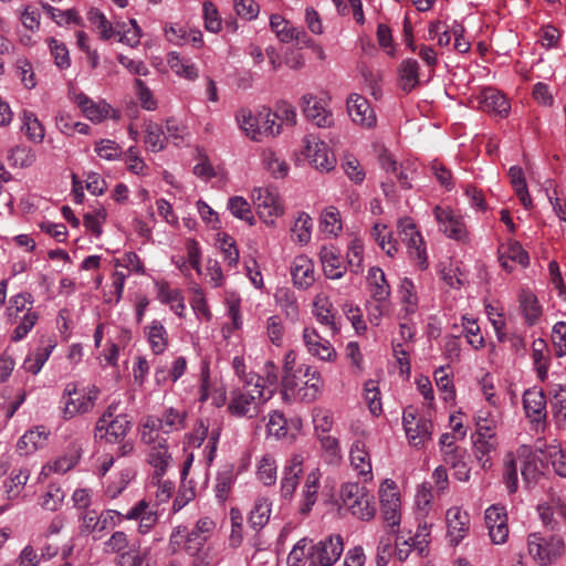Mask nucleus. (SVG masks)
I'll return each instance as SVG.
<instances>
[{
    "label": "nucleus",
    "mask_w": 566,
    "mask_h": 566,
    "mask_svg": "<svg viewBox=\"0 0 566 566\" xmlns=\"http://www.w3.org/2000/svg\"><path fill=\"white\" fill-rule=\"evenodd\" d=\"M340 499L343 506L346 507L353 516L361 521H370L376 514L374 495L358 483H345L340 489Z\"/></svg>",
    "instance_id": "1"
},
{
    "label": "nucleus",
    "mask_w": 566,
    "mask_h": 566,
    "mask_svg": "<svg viewBox=\"0 0 566 566\" xmlns=\"http://www.w3.org/2000/svg\"><path fill=\"white\" fill-rule=\"evenodd\" d=\"M527 548L528 554L538 565L547 566L562 557L565 545L559 535L544 536L536 532L528 535Z\"/></svg>",
    "instance_id": "2"
},
{
    "label": "nucleus",
    "mask_w": 566,
    "mask_h": 566,
    "mask_svg": "<svg viewBox=\"0 0 566 566\" xmlns=\"http://www.w3.org/2000/svg\"><path fill=\"white\" fill-rule=\"evenodd\" d=\"M186 412L176 408H167L160 417L149 416L145 420L142 430V441L150 443L154 441V434L159 431L170 433L185 428Z\"/></svg>",
    "instance_id": "3"
},
{
    "label": "nucleus",
    "mask_w": 566,
    "mask_h": 566,
    "mask_svg": "<svg viewBox=\"0 0 566 566\" xmlns=\"http://www.w3.org/2000/svg\"><path fill=\"white\" fill-rule=\"evenodd\" d=\"M98 396V389L93 387L88 390H78L74 382H70L65 386L62 394L63 417L71 419L76 415L90 412L94 406Z\"/></svg>",
    "instance_id": "4"
},
{
    "label": "nucleus",
    "mask_w": 566,
    "mask_h": 566,
    "mask_svg": "<svg viewBox=\"0 0 566 566\" xmlns=\"http://www.w3.org/2000/svg\"><path fill=\"white\" fill-rule=\"evenodd\" d=\"M266 400H269V397H264L263 389H233L228 403V410L235 417L253 418L259 412L260 402Z\"/></svg>",
    "instance_id": "5"
},
{
    "label": "nucleus",
    "mask_w": 566,
    "mask_h": 566,
    "mask_svg": "<svg viewBox=\"0 0 566 566\" xmlns=\"http://www.w3.org/2000/svg\"><path fill=\"white\" fill-rule=\"evenodd\" d=\"M343 552L342 536L329 535L310 547V566H332L339 559Z\"/></svg>",
    "instance_id": "6"
},
{
    "label": "nucleus",
    "mask_w": 566,
    "mask_h": 566,
    "mask_svg": "<svg viewBox=\"0 0 566 566\" xmlns=\"http://www.w3.org/2000/svg\"><path fill=\"white\" fill-rule=\"evenodd\" d=\"M116 410L117 405H109L96 423V430H105V439L111 443L122 442L132 428V422L128 419V416H115Z\"/></svg>",
    "instance_id": "7"
},
{
    "label": "nucleus",
    "mask_w": 566,
    "mask_h": 566,
    "mask_svg": "<svg viewBox=\"0 0 566 566\" xmlns=\"http://www.w3.org/2000/svg\"><path fill=\"white\" fill-rule=\"evenodd\" d=\"M297 373L298 386L295 389H283L284 395H292L301 401H314L323 384L319 373L311 366H302L297 368Z\"/></svg>",
    "instance_id": "8"
},
{
    "label": "nucleus",
    "mask_w": 566,
    "mask_h": 566,
    "mask_svg": "<svg viewBox=\"0 0 566 566\" xmlns=\"http://www.w3.org/2000/svg\"><path fill=\"white\" fill-rule=\"evenodd\" d=\"M402 424L411 446L420 448L431 439L432 422L423 417H418L417 410L411 406L403 410Z\"/></svg>",
    "instance_id": "9"
},
{
    "label": "nucleus",
    "mask_w": 566,
    "mask_h": 566,
    "mask_svg": "<svg viewBox=\"0 0 566 566\" xmlns=\"http://www.w3.org/2000/svg\"><path fill=\"white\" fill-rule=\"evenodd\" d=\"M387 489L381 486L380 494V510L381 517L387 527H389V532L391 534H397L399 532V525L401 520L400 514V497L399 494L395 491L394 482L385 483Z\"/></svg>",
    "instance_id": "10"
},
{
    "label": "nucleus",
    "mask_w": 566,
    "mask_h": 566,
    "mask_svg": "<svg viewBox=\"0 0 566 566\" xmlns=\"http://www.w3.org/2000/svg\"><path fill=\"white\" fill-rule=\"evenodd\" d=\"M303 143V155L316 169L329 171L335 167L336 158L324 142L314 135H306Z\"/></svg>",
    "instance_id": "11"
},
{
    "label": "nucleus",
    "mask_w": 566,
    "mask_h": 566,
    "mask_svg": "<svg viewBox=\"0 0 566 566\" xmlns=\"http://www.w3.org/2000/svg\"><path fill=\"white\" fill-rule=\"evenodd\" d=\"M546 396L542 389L530 388L523 394V407L526 417L536 431L543 430L546 423Z\"/></svg>",
    "instance_id": "12"
},
{
    "label": "nucleus",
    "mask_w": 566,
    "mask_h": 566,
    "mask_svg": "<svg viewBox=\"0 0 566 566\" xmlns=\"http://www.w3.org/2000/svg\"><path fill=\"white\" fill-rule=\"evenodd\" d=\"M301 108L305 117L318 127H331L334 123V116L326 108L323 99L313 94H304L301 97Z\"/></svg>",
    "instance_id": "13"
},
{
    "label": "nucleus",
    "mask_w": 566,
    "mask_h": 566,
    "mask_svg": "<svg viewBox=\"0 0 566 566\" xmlns=\"http://www.w3.org/2000/svg\"><path fill=\"white\" fill-rule=\"evenodd\" d=\"M485 524L494 544H503L509 536L507 513L504 506L494 504L485 511Z\"/></svg>",
    "instance_id": "14"
},
{
    "label": "nucleus",
    "mask_w": 566,
    "mask_h": 566,
    "mask_svg": "<svg viewBox=\"0 0 566 566\" xmlns=\"http://www.w3.org/2000/svg\"><path fill=\"white\" fill-rule=\"evenodd\" d=\"M398 233L401 241L408 248L409 253L419 261L424 262L427 259L424 242L412 220L408 218L400 220L398 223Z\"/></svg>",
    "instance_id": "15"
},
{
    "label": "nucleus",
    "mask_w": 566,
    "mask_h": 566,
    "mask_svg": "<svg viewBox=\"0 0 566 566\" xmlns=\"http://www.w3.org/2000/svg\"><path fill=\"white\" fill-rule=\"evenodd\" d=\"M433 212L440 230L449 238L458 241L467 238V228L460 216H455L450 209L440 206H437Z\"/></svg>",
    "instance_id": "16"
},
{
    "label": "nucleus",
    "mask_w": 566,
    "mask_h": 566,
    "mask_svg": "<svg viewBox=\"0 0 566 566\" xmlns=\"http://www.w3.org/2000/svg\"><path fill=\"white\" fill-rule=\"evenodd\" d=\"M324 274L327 279L338 280L344 276L347 265L340 250L333 244L323 245L318 253Z\"/></svg>",
    "instance_id": "17"
},
{
    "label": "nucleus",
    "mask_w": 566,
    "mask_h": 566,
    "mask_svg": "<svg viewBox=\"0 0 566 566\" xmlns=\"http://www.w3.org/2000/svg\"><path fill=\"white\" fill-rule=\"evenodd\" d=\"M252 198L261 219L283 214V206L274 190L255 188L252 192Z\"/></svg>",
    "instance_id": "18"
},
{
    "label": "nucleus",
    "mask_w": 566,
    "mask_h": 566,
    "mask_svg": "<svg viewBox=\"0 0 566 566\" xmlns=\"http://www.w3.org/2000/svg\"><path fill=\"white\" fill-rule=\"evenodd\" d=\"M479 107L483 112L504 118L509 115L511 104L507 97L494 87H485L479 96Z\"/></svg>",
    "instance_id": "19"
},
{
    "label": "nucleus",
    "mask_w": 566,
    "mask_h": 566,
    "mask_svg": "<svg viewBox=\"0 0 566 566\" xmlns=\"http://www.w3.org/2000/svg\"><path fill=\"white\" fill-rule=\"evenodd\" d=\"M148 462L155 469L154 479L163 478L171 462V455L168 451L167 441L154 434V441L148 443Z\"/></svg>",
    "instance_id": "20"
},
{
    "label": "nucleus",
    "mask_w": 566,
    "mask_h": 566,
    "mask_svg": "<svg viewBox=\"0 0 566 566\" xmlns=\"http://www.w3.org/2000/svg\"><path fill=\"white\" fill-rule=\"evenodd\" d=\"M347 111L353 122L365 127L376 123V116L367 98L359 94H350L347 98Z\"/></svg>",
    "instance_id": "21"
},
{
    "label": "nucleus",
    "mask_w": 566,
    "mask_h": 566,
    "mask_svg": "<svg viewBox=\"0 0 566 566\" xmlns=\"http://www.w3.org/2000/svg\"><path fill=\"white\" fill-rule=\"evenodd\" d=\"M291 275L296 287L308 289L315 282L313 261L303 254L295 256L291 265Z\"/></svg>",
    "instance_id": "22"
},
{
    "label": "nucleus",
    "mask_w": 566,
    "mask_h": 566,
    "mask_svg": "<svg viewBox=\"0 0 566 566\" xmlns=\"http://www.w3.org/2000/svg\"><path fill=\"white\" fill-rule=\"evenodd\" d=\"M447 525L450 542L458 545L469 532L470 516L459 507H451L447 511Z\"/></svg>",
    "instance_id": "23"
},
{
    "label": "nucleus",
    "mask_w": 566,
    "mask_h": 566,
    "mask_svg": "<svg viewBox=\"0 0 566 566\" xmlns=\"http://www.w3.org/2000/svg\"><path fill=\"white\" fill-rule=\"evenodd\" d=\"M303 339L308 353L321 360L329 361L336 356L329 340L323 338L315 328L306 327L303 332Z\"/></svg>",
    "instance_id": "24"
},
{
    "label": "nucleus",
    "mask_w": 566,
    "mask_h": 566,
    "mask_svg": "<svg viewBox=\"0 0 566 566\" xmlns=\"http://www.w3.org/2000/svg\"><path fill=\"white\" fill-rule=\"evenodd\" d=\"M302 464V455L294 454L284 467L283 476L281 480V494L284 499H291L294 494L298 485L300 476L303 474Z\"/></svg>",
    "instance_id": "25"
},
{
    "label": "nucleus",
    "mask_w": 566,
    "mask_h": 566,
    "mask_svg": "<svg viewBox=\"0 0 566 566\" xmlns=\"http://www.w3.org/2000/svg\"><path fill=\"white\" fill-rule=\"evenodd\" d=\"M394 535L396 536L395 553L397 558L402 562L408 558L411 548L418 549L420 555L423 553V544L427 543L426 537L429 535V532L427 525H424L415 536L405 537L400 532Z\"/></svg>",
    "instance_id": "26"
},
{
    "label": "nucleus",
    "mask_w": 566,
    "mask_h": 566,
    "mask_svg": "<svg viewBox=\"0 0 566 566\" xmlns=\"http://www.w3.org/2000/svg\"><path fill=\"white\" fill-rule=\"evenodd\" d=\"M124 518L138 520V531L146 534L156 525L158 515L157 511L150 509L148 502L142 500L125 514Z\"/></svg>",
    "instance_id": "27"
},
{
    "label": "nucleus",
    "mask_w": 566,
    "mask_h": 566,
    "mask_svg": "<svg viewBox=\"0 0 566 566\" xmlns=\"http://www.w3.org/2000/svg\"><path fill=\"white\" fill-rule=\"evenodd\" d=\"M367 283L371 297L376 302L384 303L388 300L390 296V285L380 268L373 266L368 270Z\"/></svg>",
    "instance_id": "28"
},
{
    "label": "nucleus",
    "mask_w": 566,
    "mask_h": 566,
    "mask_svg": "<svg viewBox=\"0 0 566 566\" xmlns=\"http://www.w3.org/2000/svg\"><path fill=\"white\" fill-rule=\"evenodd\" d=\"M48 431L44 427H36L27 431L18 441L17 449L20 454H30L43 448L48 440Z\"/></svg>",
    "instance_id": "29"
},
{
    "label": "nucleus",
    "mask_w": 566,
    "mask_h": 566,
    "mask_svg": "<svg viewBox=\"0 0 566 566\" xmlns=\"http://www.w3.org/2000/svg\"><path fill=\"white\" fill-rule=\"evenodd\" d=\"M321 473L318 470H313L306 476L305 484L302 492V501L300 512L307 514L311 512L313 505L317 501L318 489H319Z\"/></svg>",
    "instance_id": "30"
},
{
    "label": "nucleus",
    "mask_w": 566,
    "mask_h": 566,
    "mask_svg": "<svg viewBox=\"0 0 566 566\" xmlns=\"http://www.w3.org/2000/svg\"><path fill=\"white\" fill-rule=\"evenodd\" d=\"M539 453L533 454L534 460L549 462L556 474L566 478V453L558 446H547L544 450L539 449Z\"/></svg>",
    "instance_id": "31"
},
{
    "label": "nucleus",
    "mask_w": 566,
    "mask_h": 566,
    "mask_svg": "<svg viewBox=\"0 0 566 566\" xmlns=\"http://www.w3.org/2000/svg\"><path fill=\"white\" fill-rule=\"evenodd\" d=\"M75 103L81 108L86 118L92 122H102L107 117L109 105L96 104L88 96L83 93L75 95Z\"/></svg>",
    "instance_id": "32"
},
{
    "label": "nucleus",
    "mask_w": 566,
    "mask_h": 566,
    "mask_svg": "<svg viewBox=\"0 0 566 566\" xmlns=\"http://www.w3.org/2000/svg\"><path fill=\"white\" fill-rule=\"evenodd\" d=\"M156 285L158 287L159 301L168 304L178 316H182L185 303L181 291L178 289H170L169 284L165 281L158 282Z\"/></svg>",
    "instance_id": "33"
},
{
    "label": "nucleus",
    "mask_w": 566,
    "mask_h": 566,
    "mask_svg": "<svg viewBox=\"0 0 566 566\" xmlns=\"http://www.w3.org/2000/svg\"><path fill=\"white\" fill-rule=\"evenodd\" d=\"M314 314L316 319L326 327L329 328L332 334H336L339 331V326L335 321V316L332 313V304L328 298L322 294L317 295L314 301Z\"/></svg>",
    "instance_id": "34"
},
{
    "label": "nucleus",
    "mask_w": 566,
    "mask_h": 566,
    "mask_svg": "<svg viewBox=\"0 0 566 566\" xmlns=\"http://www.w3.org/2000/svg\"><path fill=\"white\" fill-rule=\"evenodd\" d=\"M510 182L515 191L516 197L525 209L532 208V199L528 193L524 171L520 166H512L509 169Z\"/></svg>",
    "instance_id": "35"
},
{
    "label": "nucleus",
    "mask_w": 566,
    "mask_h": 566,
    "mask_svg": "<svg viewBox=\"0 0 566 566\" xmlns=\"http://www.w3.org/2000/svg\"><path fill=\"white\" fill-rule=\"evenodd\" d=\"M509 261L518 263L523 266L528 265L530 258L528 253L523 249L520 242L512 241L506 248H501L500 250V262L501 265L511 271L512 266L509 265Z\"/></svg>",
    "instance_id": "36"
},
{
    "label": "nucleus",
    "mask_w": 566,
    "mask_h": 566,
    "mask_svg": "<svg viewBox=\"0 0 566 566\" xmlns=\"http://www.w3.org/2000/svg\"><path fill=\"white\" fill-rule=\"evenodd\" d=\"M518 301L526 323L534 325L542 315V307L536 295L530 291H522Z\"/></svg>",
    "instance_id": "37"
},
{
    "label": "nucleus",
    "mask_w": 566,
    "mask_h": 566,
    "mask_svg": "<svg viewBox=\"0 0 566 566\" xmlns=\"http://www.w3.org/2000/svg\"><path fill=\"white\" fill-rule=\"evenodd\" d=\"M401 88L409 93L419 84V64L413 59L403 60L399 66Z\"/></svg>",
    "instance_id": "38"
},
{
    "label": "nucleus",
    "mask_w": 566,
    "mask_h": 566,
    "mask_svg": "<svg viewBox=\"0 0 566 566\" xmlns=\"http://www.w3.org/2000/svg\"><path fill=\"white\" fill-rule=\"evenodd\" d=\"M350 463L361 475L371 474V463L369 453L363 441H355L350 448Z\"/></svg>",
    "instance_id": "39"
},
{
    "label": "nucleus",
    "mask_w": 566,
    "mask_h": 566,
    "mask_svg": "<svg viewBox=\"0 0 566 566\" xmlns=\"http://www.w3.org/2000/svg\"><path fill=\"white\" fill-rule=\"evenodd\" d=\"M147 339L154 354L159 355L165 352L168 345V334L160 322L154 321L148 326Z\"/></svg>",
    "instance_id": "40"
},
{
    "label": "nucleus",
    "mask_w": 566,
    "mask_h": 566,
    "mask_svg": "<svg viewBox=\"0 0 566 566\" xmlns=\"http://www.w3.org/2000/svg\"><path fill=\"white\" fill-rule=\"evenodd\" d=\"M274 297L277 305L285 313L286 317H289L291 321H296L300 311L294 292L287 287H281L276 291Z\"/></svg>",
    "instance_id": "41"
},
{
    "label": "nucleus",
    "mask_w": 566,
    "mask_h": 566,
    "mask_svg": "<svg viewBox=\"0 0 566 566\" xmlns=\"http://www.w3.org/2000/svg\"><path fill=\"white\" fill-rule=\"evenodd\" d=\"M473 450L474 455L479 462H481V467L483 469H489L492 467V462L488 455L493 452L497 447L496 438H484L482 437H473Z\"/></svg>",
    "instance_id": "42"
},
{
    "label": "nucleus",
    "mask_w": 566,
    "mask_h": 566,
    "mask_svg": "<svg viewBox=\"0 0 566 566\" xmlns=\"http://www.w3.org/2000/svg\"><path fill=\"white\" fill-rule=\"evenodd\" d=\"M271 503L266 499H259L255 501L253 509L249 514V525L259 531L265 526L270 520Z\"/></svg>",
    "instance_id": "43"
},
{
    "label": "nucleus",
    "mask_w": 566,
    "mask_h": 566,
    "mask_svg": "<svg viewBox=\"0 0 566 566\" xmlns=\"http://www.w3.org/2000/svg\"><path fill=\"white\" fill-rule=\"evenodd\" d=\"M21 119V129L24 132L27 137L33 143H42L44 138V127L34 115V113L30 111H23Z\"/></svg>",
    "instance_id": "44"
},
{
    "label": "nucleus",
    "mask_w": 566,
    "mask_h": 566,
    "mask_svg": "<svg viewBox=\"0 0 566 566\" xmlns=\"http://www.w3.org/2000/svg\"><path fill=\"white\" fill-rule=\"evenodd\" d=\"M275 120L276 115L268 108H263L258 113L256 135L259 136V142L262 140L263 136H275L280 134L281 126L276 125Z\"/></svg>",
    "instance_id": "45"
},
{
    "label": "nucleus",
    "mask_w": 566,
    "mask_h": 566,
    "mask_svg": "<svg viewBox=\"0 0 566 566\" xmlns=\"http://www.w3.org/2000/svg\"><path fill=\"white\" fill-rule=\"evenodd\" d=\"M476 430L473 437L495 438L496 420L488 410H480L475 416Z\"/></svg>",
    "instance_id": "46"
},
{
    "label": "nucleus",
    "mask_w": 566,
    "mask_h": 566,
    "mask_svg": "<svg viewBox=\"0 0 566 566\" xmlns=\"http://www.w3.org/2000/svg\"><path fill=\"white\" fill-rule=\"evenodd\" d=\"M136 543H132L125 532L116 531L104 543V552L106 554H116L119 556L122 553L130 549Z\"/></svg>",
    "instance_id": "47"
},
{
    "label": "nucleus",
    "mask_w": 566,
    "mask_h": 566,
    "mask_svg": "<svg viewBox=\"0 0 566 566\" xmlns=\"http://www.w3.org/2000/svg\"><path fill=\"white\" fill-rule=\"evenodd\" d=\"M399 294L401 302L405 306V311L407 314H412L417 310L418 305V296L416 292V286L413 282L408 279L403 277L401 280L400 286H399Z\"/></svg>",
    "instance_id": "48"
},
{
    "label": "nucleus",
    "mask_w": 566,
    "mask_h": 566,
    "mask_svg": "<svg viewBox=\"0 0 566 566\" xmlns=\"http://www.w3.org/2000/svg\"><path fill=\"white\" fill-rule=\"evenodd\" d=\"M55 345H48L42 348H38L32 356H28L23 363V367L28 373L36 375L40 373L45 361L49 359Z\"/></svg>",
    "instance_id": "49"
},
{
    "label": "nucleus",
    "mask_w": 566,
    "mask_h": 566,
    "mask_svg": "<svg viewBox=\"0 0 566 566\" xmlns=\"http://www.w3.org/2000/svg\"><path fill=\"white\" fill-rule=\"evenodd\" d=\"M294 240L301 244L310 242L312 237V219L306 213H300L291 229Z\"/></svg>",
    "instance_id": "50"
},
{
    "label": "nucleus",
    "mask_w": 566,
    "mask_h": 566,
    "mask_svg": "<svg viewBox=\"0 0 566 566\" xmlns=\"http://www.w3.org/2000/svg\"><path fill=\"white\" fill-rule=\"evenodd\" d=\"M371 237L388 255L392 256L397 252L396 243L392 241V233L387 226L376 223L371 229Z\"/></svg>",
    "instance_id": "51"
},
{
    "label": "nucleus",
    "mask_w": 566,
    "mask_h": 566,
    "mask_svg": "<svg viewBox=\"0 0 566 566\" xmlns=\"http://www.w3.org/2000/svg\"><path fill=\"white\" fill-rule=\"evenodd\" d=\"M363 253H364V244L361 240L355 238L350 240L347 254H346V265L350 268L352 272L358 274L363 270Z\"/></svg>",
    "instance_id": "52"
},
{
    "label": "nucleus",
    "mask_w": 566,
    "mask_h": 566,
    "mask_svg": "<svg viewBox=\"0 0 566 566\" xmlns=\"http://www.w3.org/2000/svg\"><path fill=\"white\" fill-rule=\"evenodd\" d=\"M234 482V473L232 467H226L217 475V482L214 486L216 496L220 502H224L228 499V494Z\"/></svg>",
    "instance_id": "53"
},
{
    "label": "nucleus",
    "mask_w": 566,
    "mask_h": 566,
    "mask_svg": "<svg viewBox=\"0 0 566 566\" xmlns=\"http://www.w3.org/2000/svg\"><path fill=\"white\" fill-rule=\"evenodd\" d=\"M167 137L161 126L149 123L146 127L145 143L151 151H160L165 148Z\"/></svg>",
    "instance_id": "54"
},
{
    "label": "nucleus",
    "mask_w": 566,
    "mask_h": 566,
    "mask_svg": "<svg viewBox=\"0 0 566 566\" xmlns=\"http://www.w3.org/2000/svg\"><path fill=\"white\" fill-rule=\"evenodd\" d=\"M38 319L39 314L34 311H31V308H28L22 318L19 319L17 327L13 329L11 340L15 343L22 340L34 327Z\"/></svg>",
    "instance_id": "55"
},
{
    "label": "nucleus",
    "mask_w": 566,
    "mask_h": 566,
    "mask_svg": "<svg viewBox=\"0 0 566 566\" xmlns=\"http://www.w3.org/2000/svg\"><path fill=\"white\" fill-rule=\"evenodd\" d=\"M295 354L290 350L284 356L283 376H282V388L283 389H295L298 386L296 381L297 369L295 370Z\"/></svg>",
    "instance_id": "56"
},
{
    "label": "nucleus",
    "mask_w": 566,
    "mask_h": 566,
    "mask_svg": "<svg viewBox=\"0 0 566 566\" xmlns=\"http://www.w3.org/2000/svg\"><path fill=\"white\" fill-rule=\"evenodd\" d=\"M263 163L265 168L275 178H283L286 176L289 170L287 164L273 150L268 149L263 151Z\"/></svg>",
    "instance_id": "57"
},
{
    "label": "nucleus",
    "mask_w": 566,
    "mask_h": 566,
    "mask_svg": "<svg viewBox=\"0 0 566 566\" xmlns=\"http://www.w3.org/2000/svg\"><path fill=\"white\" fill-rule=\"evenodd\" d=\"M150 559L147 551H140L138 545H134L130 549L116 556V566H139Z\"/></svg>",
    "instance_id": "58"
},
{
    "label": "nucleus",
    "mask_w": 566,
    "mask_h": 566,
    "mask_svg": "<svg viewBox=\"0 0 566 566\" xmlns=\"http://www.w3.org/2000/svg\"><path fill=\"white\" fill-rule=\"evenodd\" d=\"M258 478L264 485H273L276 481V463L273 457L265 454L260 460Z\"/></svg>",
    "instance_id": "59"
},
{
    "label": "nucleus",
    "mask_w": 566,
    "mask_h": 566,
    "mask_svg": "<svg viewBox=\"0 0 566 566\" xmlns=\"http://www.w3.org/2000/svg\"><path fill=\"white\" fill-rule=\"evenodd\" d=\"M228 209L234 217L249 222V224L254 223L250 203L243 197L235 196L230 198Z\"/></svg>",
    "instance_id": "60"
},
{
    "label": "nucleus",
    "mask_w": 566,
    "mask_h": 566,
    "mask_svg": "<svg viewBox=\"0 0 566 566\" xmlns=\"http://www.w3.org/2000/svg\"><path fill=\"white\" fill-rule=\"evenodd\" d=\"M167 61L170 69L177 74L188 80H195L198 77L197 67L193 64L185 63L177 52H170Z\"/></svg>",
    "instance_id": "61"
},
{
    "label": "nucleus",
    "mask_w": 566,
    "mask_h": 566,
    "mask_svg": "<svg viewBox=\"0 0 566 566\" xmlns=\"http://www.w3.org/2000/svg\"><path fill=\"white\" fill-rule=\"evenodd\" d=\"M321 226L325 233L337 235L342 230L339 211L335 207L326 208L322 213Z\"/></svg>",
    "instance_id": "62"
},
{
    "label": "nucleus",
    "mask_w": 566,
    "mask_h": 566,
    "mask_svg": "<svg viewBox=\"0 0 566 566\" xmlns=\"http://www.w3.org/2000/svg\"><path fill=\"white\" fill-rule=\"evenodd\" d=\"M365 400L368 405L370 412L374 416H378L382 411L380 391L375 380H368L364 387Z\"/></svg>",
    "instance_id": "63"
},
{
    "label": "nucleus",
    "mask_w": 566,
    "mask_h": 566,
    "mask_svg": "<svg viewBox=\"0 0 566 566\" xmlns=\"http://www.w3.org/2000/svg\"><path fill=\"white\" fill-rule=\"evenodd\" d=\"M311 541L306 537L301 538L292 548L287 556V566H304L305 558H308V545Z\"/></svg>",
    "instance_id": "64"
}]
</instances>
